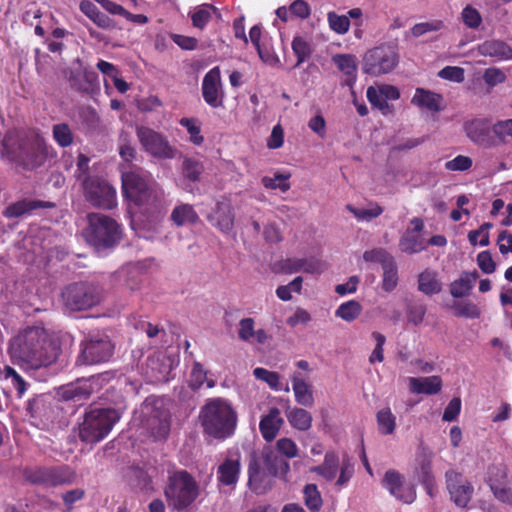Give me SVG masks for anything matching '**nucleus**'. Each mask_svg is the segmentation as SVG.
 <instances>
[{"mask_svg": "<svg viewBox=\"0 0 512 512\" xmlns=\"http://www.w3.org/2000/svg\"><path fill=\"white\" fill-rule=\"evenodd\" d=\"M444 27V24L441 20H435L431 22H422L415 24L412 29L411 33L414 37H420L428 32H435L439 31Z\"/></svg>", "mask_w": 512, "mask_h": 512, "instance_id": "53", "label": "nucleus"}, {"mask_svg": "<svg viewBox=\"0 0 512 512\" xmlns=\"http://www.w3.org/2000/svg\"><path fill=\"white\" fill-rule=\"evenodd\" d=\"M24 478L31 484L46 487L70 485L76 480V473L69 466L39 467L26 469Z\"/></svg>", "mask_w": 512, "mask_h": 512, "instance_id": "9", "label": "nucleus"}, {"mask_svg": "<svg viewBox=\"0 0 512 512\" xmlns=\"http://www.w3.org/2000/svg\"><path fill=\"white\" fill-rule=\"evenodd\" d=\"M464 69L458 66H446L438 72V76L445 80L461 83L465 79Z\"/></svg>", "mask_w": 512, "mask_h": 512, "instance_id": "55", "label": "nucleus"}, {"mask_svg": "<svg viewBox=\"0 0 512 512\" xmlns=\"http://www.w3.org/2000/svg\"><path fill=\"white\" fill-rule=\"evenodd\" d=\"M304 503L310 512H319L323 500L315 484H307L303 489Z\"/></svg>", "mask_w": 512, "mask_h": 512, "instance_id": "38", "label": "nucleus"}, {"mask_svg": "<svg viewBox=\"0 0 512 512\" xmlns=\"http://www.w3.org/2000/svg\"><path fill=\"white\" fill-rule=\"evenodd\" d=\"M347 210H349L357 219L366 221L377 218L383 212V208L377 203H372L369 208L363 209H358L352 205H347Z\"/></svg>", "mask_w": 512, "mask_h": 512, "instance_id": "43", "label": "nucleus"}, {"mask_svg": "<svg viewBox=\"0 0 512 512\" xmlns=\"http://www.w3.org/2000/svg\"><path fill=\"white\" fill-rule=\"evenodd\" d=\"M85 199L94 207L112 209L116 207V190L98 176H88L82 182Z\"/></svg>", "mask_w": 512, "mask_h": 512, "instance_id": "10", "label": "nucleus"}, {"mask_svg": "<svg viewBox=\"0 0 512 512\" xmlns=\"http://www.w3.org/2000/svg\"><path fill=\"white\" fill-rule=\"evenodd\" d=\"M136 135L143 150L158 160L177 158L180 151L170 144L167 137L146 126H138Z\"/></svg>", "mask_w": 512, "mask_h": 512, "instance_id": "8", "label": "nucleus"}, {"mask_svg": "<svg viewBox=\"0 0 512 512\" xmlns=\"http://www.w3.org/2000/svg\"><path fill=\"white\" fill-rule=\"evenodd\" d=\"M461 15L464 24L471 29H477L482 22V18L478 10L470 5H467L463 9Z\"/></svg>", "mask_w": 512, "mask_h": 512, "instance_id": "54", "label": "nucleus"}, {"mask_svg": "<svg viewBox=\"0 0 512 512\" xmlns=\"http://www.w3.org/2000/svg\"><path fill=\"white\" fill-rule=\"evenodd\" d=\"M199 420L206 435L224 440L234 434L238 414L230 401L217 397L208 399L202 406Z\"/></svg>", "mask_w": 512, "mask_h": 512, "instance_id": "3", "label": "nucleus"}, {"mask_svg": "<svg viewBox=\"0 0 512 512\" xmlns=\"http://www.w3.org/2000/svg\"><path fill=\"white\" fill-rule=\"evenodd\" d=\"M11 357L29 369H39L54 363L58 358V347L48 341L44 328L27 327L10 342Z\"/></svg>", "mask_w": 512, "mask_h": 512, "instance_id": "1", "label": "nucleus"}, {"mask_svg": "<svg viewBox=\"0 0 512 512\" xmlns=\"http://www.w3.org/2000/svg\"><path fill=\"white\" fill-rule=\"evenodd\" d=\"M339 467V458L335 453H327L324 462L312 469V471L323 476L327 481L335 479Z\"/></svg>", "mask_w": 512, "mask_h": 512, "instance_id": "33", "label": "nucleus"}, {"mask_svg": "<svg viewBox=\"0 0 512 512\" xmlns=\"http://www.w3.org/2000/svg\"><path fill=\"white\" fill-rule=\"evenodd\" d=\"M61 296L68 310L85 311L102 301L104 290L93 282H76L66 286Z\"/></svg>", "mask_w": 512, "mask_h": 512, "instance_id": "7", "label": "nucleus"}, {"mask_svg": "<svg viewBox=\"0 0 512 512\" xmlns=\"http://www.w3.org/2000/svg\"><path fill=\"white\" fill-rule=\"evenodd\" d=\"M219 85L220 71L218 67H215L204 76L202 83L203 98L214 108L222 105V100L219 98Z\"/></svg>", "mask_w": 512, "mask_h": 512, "instance_id": "20", "label": "nucleus"}, {"mask_svg": "<svg viewBox=\"0 0 512 512\" xmlns=\"http://www.w3.org/2000/svg\"><path fill=\"white\" fill-rule=\"evenodd\" d=\"M122 187L124 195L137 205L150 204L156 198L142 171L123 173Z\"/></svg>", "mask_w": 512, "mask_h": 512, "instance_id": "12", "label": "nucleus"}, {"mask_svg": "<svg viewBox=\"0 0 512 512\" xmlns=\"http://www.w3.org/2000/svg\"><path fill=\"white\" fill-rule=\"evenodd\" d=\"M240 472V463L238 460L226 459L218 467V479L227 486L235 485Z\"/></svg>", "mask_w": 512, "mask_h": 512, "instance_id": "31", "label": "nucleus"}, {"mask_svg": "<svg viewBox=\"0 0 512 512\" xmlns=\"http://www.w3.org/2000/svg\"><path fill=\"white\" fill-rule=\"evenodd\" d=\"M483 79L489 86H496L497 84L503 83L506 79L504 72L499 68H487L484 71Z\"/></svg>", "mask_w": 512, "mask_h": 512, "instance_id": "64", "label": "nucleus"}, {"mask_svg": "<svg viewBox=\"0 0 512 512\" xmlns=\"http://www.w3.org/2000/svg\"><path fill=\"white\" fill-rule=\"evenodd\" d=\"M203 171L204 167L199 160L190 157L183 159L182 174L184 178L192 182L199 181Z\"/></svg>", "mask_w": 512, "mask_h": 512, "instance_id": "39", "label": "nucleus"}, {"mask_svg": "<svg viewBox=\"0 0 512 512\" xmlns=\"http://www.w3.org/2000/svg\"><path fill=\"white\" fill-rule=\"evenodd\" d=\"M472 166V159L468 156L458 155L454 159L445 163V168L449 171H466Z\"/></svg>", "mask_w": 512, "mask_h": 512, "instance_id": "58", "label": "nucleus"}, {"mask_svg": "<svg viewBox=\"0 0 512 512\" xmlns=\"http://www.w3.org/2000/svg\"><path fill=\"white\" fill-rule=\"evenodd\" d=\"M442 389V379L434 375L429 377H410L409 390L415 394L435 395Z\"/></svg>", "mask_w": 512, "mask_h": 512, "instance_id": "23", "label": "nucleus"}, {"mask_svg": "<svg viewBox=\"0 0 512 512\" xmlns=\"http://www.w3.org/2000/svg\"><path fill=\"white\" fill-rule=\"evenodd\" d=\"M399 248L407 254H415L425 249V243L421 236L406 231L399 241Z\"/></svg>", "mask_w": 512, "mask_h": 512, "instance_id": "35", "label": "nucleus"}, {"mask_svg": "<svg viewBox=\"0 0 512 512\" xmlns=\"http://www.w3.org/2000/svg\"><path fill=\"white\" fill-rule=\"evenodd\" d=\"M196 480L184 470L176 471L168 478L164 495L169 508L183 511L189 508L199 496Z\"/></svg>", "mask_w": 512, "mask_h": 512, "instance_id": "4", "label": "nucleus"}, {"mask_svg": "<svg viewBox=\"0 0 512 512\" xmlns=\"http://www.w3.org/2000/svg\"><path fill=\"white\" fill-rule=\"evenodd\" d=\"M114 408H90L80 425L79 437L83 442L94 444L104 439L120 419Z\"/></svg>", "mask_w": 512, "mask_h": 512, "instance_id": "5", "label": "nucleus"}, {"mask_svg": "<svg viewBox=\"0 0 512 512\" xmlns=\"http://www.w3.org/2000/svg\"><path fill=\"white\" fill-rule=\"evenodd\" d=\"M110 339L106 335H92L83 344L81 355L78 358L83 364H97L109 360L113 354Z\"/></svg>", "mask_w": 512, "mask_h": 512, "instance_id": "13", "label": "nucleus"}, {"mask_svg": "<svg viewBox=\"0 0 512 512\" xmlns=\"http://www.w3.org/2000/svg\"><path fill=\"white\" fill-rule=\"evenodd\" d=\"M490 489L497 500L502 503L512 505V488L500 486L495 483L489 484Z\"/></svg>", "mask_w": 512, "mask_h": 512, "instance_id": "62", "label": "nucleus"}, {"mask_svg": "<svg viewBox=\"0 0 512 512\" xmlns=\"http://www.w3.org/2000/svg\"><path fill=\"white\" fill-rule=\"evenodd\" d=\"M433 452L421 443L418 447L415 459V475L419 482H428L435 479L432 472Z\"/></svg>", "mask_w": 512, "mask_h": 512, "instance_id": "21", "label": "nucleus"}, {"mask_svg": "<svg viewBox=\"0 0 512 512\" xmlns=\"http://www.w3.org/2000/svg\"><path fill=\"white\" fill-rule=\"evenodd\" d=\"M180 124L187 129L190 134V140L193 144L200 145L203 143L204 138L200 133V127L196 125L193 119L182 118Z\"/></svg>", "mask_w": 512, "mask_h": 512, "instance_id": "57", "label": "nucleus"}, {"mask_svg": "<svg viewBox=\"0 0 512 512\" xmlns=\"http://www.w3.org/2000/svg\"><path fill=\"white\" fill-rule=\"evenodd\" d=\"M398 63V55L393 47L382 45L367 51L363 58V72L380 76L391 72Z\"/></svg>", "mask_w": 512, "mask_h": 512, "instance_id": "11", "label": "nucleus"}, {"mask_svg": "<svg viewBox=\"0 0 512 512\" xmlns=\"http://www.w3.org/2000/svg\"><path fill=\"white\" fill-rule=\"evenodd\" d=\"M292 50L297 56L296 67L300 66L311 55V47L307 41L301 37H295L292 42Z\"/></svg>", "mask_w": 512, "mask_h": 512, "instance_id": "46", "label": "nucleus"}, {"mask_svg": "<svg viewBox=\"0 0 512 512\" xmlns=\"http://www.w3.org/2000/svg\"><path fill=\"white\" fill-rule=\"evenodd\" d=\"M330 28L338 34H345L350 27V20L345 15H338L335 12L328 13Z\"/></svg>", "mask_w": 512, "mask_h": 512, "instance_id": "49", "label": "nucleus"}, {"mask_svg": "<svg viewBox=\"0 0 512 512\" xmlns=\"http://www.w3.org/2000/svg\"><path fill=\"white\" fill-rule=\"evenodd\" d=\"M492 131L501 142L505 143L509 139L512 140V119L496 122Z\"/></svg>", "mask_w": 512, "mask_h": 512, "instance_id": "51", "label": "nucleus"}, {"mask_svg": "<svg viewBox=\"0 0 512 512\" xmlns=\"http://www.w3.org/2000/svg\"><path fill=\"white\" fill-rule=\"evenodd\" d=\"M255 321L252 318H243L239 322L238 337L242 341L248 342L254 336Z\"/></svg>", "mask_w": 512, "mask_h": 512, "instance_id": "60", "label": "nucleus"}, {"mask_svg": "<svg viewBox=\"0 0 512 512\" xmlns=\"http://www.w3.org/2000/svg\"><path fill=\"white\" fill-rule=\"evenodd\" d=\"M418 289L426 295L438 294L442 290V283L437 273L428 269L423 271L418 277Z\"/></svg>", "mask_w": 512, "mask_h": 512, "instance_id": "32", "label": "nucleus"}, {"mask_svg": "<svg viewBox=\"0 0 512 512\" xmlns=\"http://www.w3.org/2000/svg\"><path fill=\"white\" fill-rule=\"evenodd\" d=\"M363 259L366 262L380 263L382 267L386 265V263L394 260L393 256L383 248H375L365 251L363 254Z\"/></svg>", "mask_w": 512, "mask_h": 512, "instance_id": "48", "label": "nucleus"}, {"mask_svg": "<svg viewBox=\"0 0 512 512\" xmlns=\"http://www.w3.org/2000/svg\"><path fill=\"white\" fill-rule=\"evenodd\" d=\"M3 373L5 379L10 381L11 385L16 389L18 396L21 397L27 387L25 380L10 366H6Z\"/></svg>", "mask_w": 512, "mask_h": 512, "instance_id": "50", "label": "nucleus"}, {"mask_svg": "<svg viewBox=\"0 0 512 512\" xmlns=\"http://www.w3.org/2000/svg\"><path fill=\"white\" fill-rule=\"evenodd\" d=\"M362 306L355 300L341 304L335 311V315L347 322L355 320L361 313Z\"/></svg>", "mask_w": 512, "mask_h": 512, "instance_id": "40", "label": "nucleus"}, {"mask_svg": "<svg viewBox=\"0 0 512 512\" xmlns=\"http://www.w3.org/2000/svg\"><path fill=\"white\" fill-rule=\"evenodd\" d=\"M451 308L457 317L476 319L481 315L480 308L472 302H454Z\"/></svg>", "mask_w": 512, "mask_h": 512, "instance_id": "42", "label": "nucleus"}, {"mask_svg": "<svg viewBox=\"0 0 512 512\" xmlns=\"http://www.w3.org/2000/svg\"><path fill=\"white\" fill-rule=\"evenodd\" d=\"M193 27L203 30L207 23L211 20V12L208 4L202 5L197 11L191 14Z\"/></svg>", "mask_w": 512, "mask_h": 512, "instance_id": "52", "label": "nucleus"}, {"mask_svg": "<svg viewBox=\"0 0 512 512\" xmlns=\"http://www.w3.org/2000/svg\"><path fill=\"white\" fill-rule=\"evenodd\" d=\"M426 314V307L423 304H411L407 307V319L410 323L419 325Z\"/></svg>", "mask_w": 512, "mask_h": 512, "instance_id": "59", "label": "nucleus"}, {"mask_svg": "<svg viewBox=\"0 0 512 512\" xmlns=\"http://www.w3.org/2000/svg\"><path fill=\"white\" fill-rule=\"evenodd\" d=\"M109 379V374H98L88 379L78 381L62 389L64 400L81 401L87 399L92 393L97 392Z\"/></svg>", "mask_w": 512, "mask_h": 512, "instance_id": "14", "label": "nucleus"}, {"mask_svg": "<svg viewBox=\"0 0 512 512\" xmlns=\"http://www.w3.org/2000/svg\"><path fill=\"white\" fill-rule=\"evenodd\" d=\"M332 62L346 75L347 78L344 81V85L352 87L357 77L356 57L351 54H335L332 57Z\"/></svg>", "mask_w": 512, "mask_h": 512, "instance_id": "27", "label": "nucleus"}, {"mask_svg": "<svg viewBox=\"0 0 512 512\" xmlns=\"http://www.w3.org/2000/svg\"><path fill=\"white\" fill-rule=\"evenodd\" d=\"M0 153L2 157H7L26 169L41 166L48 158L56 155L53 147L43 137L35 134L20 139L13 133H8L3 139Z\"/></svg>", "mask_w": 512, "mask_h": 512, "instance_id": "2", "label": "nucleus"}, {"mask_svg": "<svg viewBox=\"0 0 512 512\" xmlns=\"http://www.w3.org/2000/svg\"><path fill=\"white\" fill-rule=\"evenodd\" d=\"M171 219L177 226L193 224L198 220V215L189 204H182L174 208Z\"/></svg>", "mask_w": 512, "mask_h": 512, "instance_id": "34", "label": "nucleus"}, {"mask_svg": "<svg viewBox=\"0 0 512 512\" xmlns=\"http://www.w3.org/2000/svg\"><path fill=\"white\" fill-rule=\"evenodd\" d=\"M382 485L397 500L411 504L416 499L414 486L405 485L403 476L396 470L390 469L385 472Z\"/></svg>", "mask_w": 512, "mask_h": 512, "instance_id": "16", "label": "nucleus"}, {"mask_svg": "<svg viewBox=\"0 0 512 512\" xmlns=\"http://www.w3.org/2000/svg\"><path fill=\"white\" fill-rule=\"evenodd\" d=\"M249 480L248 484L250 488L257 494H263L266 489L260 485L261 473L257 461H251L248 467Z\"/></svg>", "mask_w": 512, "mask_h": 512, "instance_id": "47", "label": "nucleus"}, {"mask_svg": "<svg viewBox=\"0 0 512 512\" xmlns=\"http://www.w3.org/2000/svg\"><path fill=\"white\" fill-rule=\"evenodd\" d=\"M446 487L451 500L460 508H465L470 502L474 488L469 482H462V475L454 470L445 473Z\"/></svg>", "mask_w": 512, "mask_h": 512, "instance_id": "17", "label": "nucleus"}, {"mask_svg": "<svg viewBox=\"0 0 512 512\" xmlns=\"http://www.w3.org/2000/svg\"><path fill=\"white\" fill-rule=\"evenodd\" d=\"M367 98L372 106L379 109L384 115L391 114L393 107L379 94V90L370 86L367 89Z\"/></svg>", "mask_w": 512, "mask_h": 512, "instance_id": "44", "label": "nucleus"}, {"mask_svg": "<svg viewBox=\"0 0 512 512\" xmlns=\"http://www.w3.org/2000/svg\"><path fill=\"white\" fill-rule=\"evenodd\" d=\"M142 413L145 418L144 427L150 432L151 436L155 440L166 439L170 432L168 412L146 404L142 409Z\"/></svg>", "mask_w": 512, "mask_h": 512, "instance_id": "15", "label": "nucleus"}, {"mask_svg": "<svg viewBox=\"0 0 512 512\" xmlns=\"http://www.w3.org/2000/svg\"><path fill=\"white\" fill-rule=\"evenodd\" d=\"M209 222L222 233L229 234L234 228L235 213L230 201H218L208 215Z\"/></svg>", "mask_w": 512, "mask_h": 512, "instance_id": "18", "label": "nucleus"}, {"mask_svg": "<svg viewBox=\"0 0 512 512\" xmlns=\"http://www.w3.org/2000/svg\"><path fill=\"white\" fill-rule=\"evenodd\" d=\"M52 136L61 148L69 147L74 142V134L67 123L54 124L52 127Z\"/></svg>", "mask_w": 512, "mask_h": 512, "instance_id": "37", "label": "nucleus"}, {"mask_svg": "<svg viewBox=\"0 0 512 512\" xmlns=\"http://www.w3.org/2000/svg\"><path fill=\"white\" fill-rule=\"evenodd\" d=\"M119 154L121 158L126 162H130L136 157V149L131 144V140L127 134H122L120 137Z\"/></svg>", "mask_w": 512, "mask_h": 512, "instance_id": "56", "label": "nucleus"}, {"mask_svg": "<svg viewBox=\"0 0 512 512\" xmlns=\"http://www.w3.org/2000/svg\"><path fill=\"white\" fill-rule=\"evenodd\" d=\"M464 130L467 137L475 144L486 148L494 145L490 136L491 129L485 119H474L464 124Z\"/></svg>", "mask_w": 512, "mask_h": 512, "instance_id": "19", "label": "nucleus"}, {"mask_svg": "<svg viewBox=\"0 0 512 512\" xmlns=\"http://www.w3.org/2000/svg\"><path fill=\"white\" fill-rule=\"evenodd\" d=\"M284 420L280 417L278 408H271L269 413L264 416L259 424L263 438L266 441H272L280 430Z\"/></svg>", "mask_w": 512, "mask_h": 512, "instance_id": "25", "label": "nucleus"}, {"mask_svg": "<svg viewBox=\"0 0 512 512\" xmlns=\"http://www.w3.org/2000/svg\"><path fill=\"white\" fill-rule=\"evenodd\" d=\"M378 430L383 435H391L396 428V417L390 408H383L376 415Z\"/></svg>", "mask_w": 512, "mask_h": 512, "instance_id": "36", "label": "nucleus"}, {"mask_svg": "<svg viewBox=\"0 0 512 512\" xmlns=\"http://www.w3.org/2000/svg\"><path fill=\"white\" fill-rule=\"evenodd\" d=\"M478 272H462L460 277L450 284V294L454 298H463L470 294L478 278Z\"/></svg>", "mask_w": 512, "mask_h": 512, "instance_id": "28", "label": "nucleus"}, {"mask_svg": "<svg viewBox=\"0 0 512 512\" xmlns=\"http://www.w3.org/2000/svg\"><path fill=\"white\" fill-rule=\"evenodd\" d=\"M54 204L40 200L23 199L9 204L3 211L6 218H20L30 215L34 210L39 208L53 207Z\"/></svg>", "mask_w": 512, "mask_h": 512, "instance_id": "22", "label": "nucleus"}, {"mask_svg": "<svg viewBox=\"0 0 512 512\" xmlns=\"http://www.w3.org/2000/svg\"><path fill=\"white\" fill-rule=\"evenodd\" d=\"M478 52L485 57H492L498 60L512 58V48L502 40H486L478 46Z\"/></svg>", "mask_w": 512, "mask_h": 512, "instance_id": "24", "label": "nucleus"}, {"mask_svg": "<svg viewBox=\"0 0 512 512\" xmlns=\"http://www.w3.org/2000/svg\"><path fill=\"white\" fill-rule=\"evenodd\" d=\"M286 417L291 424L297 430L307 431L312 426V415L303 408H287Z\"/></svg>", "mask_w": 512, "mask_h": 512, "instance_id": "30", "label": "nucleus"}, {"mask_svg": "<svg viewBox=\"0 0 512 512\" xmlns=\"http://www.w3.org/2000/svg\"><path fill=\"white\" fill-rule=\"evenodd\" d=\"M383 269V281L382 288L386 292H391L394 290L398 284V271L395 260L386 263L382 267Z\"/></svg>", "mask_w": 512, "mask_h": 512, "instance_id": "41", "label": "nucleus"}, {"mask_svg": "<svg viewBox=\"0 0 512 512\" xmlns=\"http://www.w3.org/2000/svg\"><path fill=\"white\" fill-rule=\"evenodd\" d=\"M46 408V397L37 395L28 401L27 411L31 417H38Z\"/></svg>", "mask_w": 512, "mask_h": 512, "instance_id": "63", "label": "nucleus"}, {"mask_svg": "<svg viewBox=\"0 0 512 512\" xmlns=\"http://www.w3.org/2000/svg\"><path fill=\"white\" fill-rule=\"evenodd\" d=\"M442 96L440 94L418 88L412 98V103L431 111L438 112L441 110Z\"/></svg>", "mask_w": 512, "mask_h": 512, "instance_id": "29", "label": "nucleus"}, {"mask_svg": "<svg viewBox=\"0 0 512 512\" xmlns=\"http://www.w3.org/2000/svg\"><path fill=\"white\" fill-rule=\"evenodd\" d=\"M291 380L296 402L304 407H312L314 405L312 386L307 384L298 372L292 375Z\"/></svg>", "mask_w": 512, "mask_h": 512, "instance_id": "26", "label": "nucleus"}, {"mask_svg": "<svg viewBox=\"0 0 512 512\" xmlns=\"http://www.w3.org/2000/svg\"><path fill=\"white\" fill-rule=\"evenodd\" d=\"M254 376L258 380H262L269 385L270 388L274 390H282L283 388L280 386V376L277 372L269 371L265 368H255L253 371Z\"/></svg>", "mask_w": 512, "mask_h": 512, "instance_id": "45", "label": "nucleus"}, {"mask_svg": "<svg viewBox=\"0 0 512 512\" xmlns=\"http://www.w3.org/2000/svg\"><path fill=\"white\" fill-rule=\"evenodd\" d=\"M288 175L279 174L273 178L264 177L263 184L266 188L277 189L285 192L290 188V184L287 182Z\"/></svg>", "mask_w": 512, "mask_h": 512, "instance_id": "61", "label": "nucleus"}, {"mask_svg": "<svg viewBox=\"0 0 512 512\" xmlns=\"http://www.w3.org/2000/svg\"><path fill=\"white\" fill-rule=\"evenodd\" d=\"M87 218L88 226L82 234L96 250L111 248L120 241V226L114 219L100 213H91Z\"/></svg>", "mask_w": 512, "mask_h": 512, "instance_id": "6", "label": "nucleus"}]
</instances>
